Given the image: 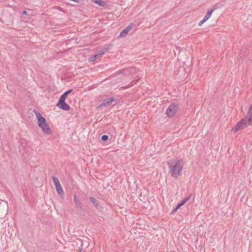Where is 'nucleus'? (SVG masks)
<instances>
[{"label": "nucleus", "instance_id": "39448f33", "mask_svg": "<svg viewBox=\"0 0 252 252\" xmlns=\"http://www.w3.org/2000/svg\"><path fill=\"white\" fill-rule=\"evenodd\" d=\"M116 99L114 97L104 99L102 103L96 107V109H101L104 107H108L112 104L113 102H116Z\"/></svg>", "mask_w": 252, "mask_h": 252}, {"label": "nucleus", "instance_id": "423d86ee", "mask_svg": "<svg viewBox=\"0 0 252 252\" xmlns=\"http://www.w3.org/2000/svg\"><path fill=\"white\" fill-rule=\"evenodd\" d=\"M73 200L76 209L79 211H84L85 209L83 207V203L79 200L76 195L73 196Z\"/></svg>", "mask_w": 252, "mask_h": 252}, {"label": "nucleus", "instance_id": "9b49d317", "mask_svg": "<svg viewBox=\"0 0 252 252\" xmlns=\"http://www.w3.org/2000/svg\"><path fill=\"white\" fill-rule=\"evenodd\" d=\"M90 201L93 204V205L96 208H98L99 205V201L96 199L94 197L91 196L89 198Z\"/></svg>", "mask_w": 252, "mask_h": 252}, {"label": "nucleus", "instance_id": "0eeeda50", "mask_svg": "<svg viewBox=\"0 0 252 252\" xmlns=\"http://www.w3.org/2000/svg\"><path fill=\"white\" fill-rule=\"evenodd\" d=\"M65 100L59 99L56 106L63 110H69L70 107L69 105L65 102Z\"/></svg>", "mask_w": 252, "mask_h": 252}, {"label": "nucleus", "instance_id": "a211bd4d", "mask_svg": "<svg viewBox=\"0 0 252 252\" xmlns=\"http://www.w3.org/2000/svg\"><path fill=\"white\" fill-rule=\"evenodd\" d=\"M134 84H135V83L134 82V81H132V82H130V83H129L127 86L122 87L121 88L123 89L129 88H130L132 86H133Z\"/></svg>", "mask_w": 252, "mask_h": 252}, {"label": "nucleus", "instance_id": "4468645a", "mask_svg": "<svg viewBox=\"0 0 252 252\" xmlns=\"http://www.w3.org/2000/svg\"><path fill=\"white\" fill-rule=\"evenodd\" d=\"M107 49L103 48L102 50L98 51L97 53L96 54V55H97V56L98 57H102L105 54V53L107 51Z\"/></svg>", "mask_w": 252, "mask_h": 252}, {"label": "nucleus", "instance_id": "9d476101", "mask_svg": "<svg viewBox=\"0 0 252 252\" xmlns=\"http://www.w3.org/2000/svg\"><path fill=\"white\" fill-rule=\"evenodd\" d=\"M246 118L249 121V123H251L252 122V105H251L249 107Z\"/></svg>", "mask_w": 252, "mask_h": 252}, {"label": "nucleus", "instance_id": "412c9836", "mask_svg": "<svg viewBox=\"0 0 252 252\" xmlns=\"http://www.w3.org/2000/svg\"><path fill=\"white\" fill-rule=\"evenodd\" d=\"M98 57L96 54L94 55L93 57L91 58V60H89L90 61H94L96 59V58Z\"/></svg>", "mask_w": 252, "mask_h": 252}, {"label": "nucleus", "instance_id": "f257e3e1", "mask_svg": "<svg viewBox=\"0 0 252 252\" xmlns=\"http://www.w3.org/2000/svg\"><path fill=\"white\" fill-rule=\"evenodd\" d=\"M167 164L169 170V173L170 174L171 177L177 178L181 175L183 167V164L181 159H173L168 161Z\"/></svg>", "mask_w": 252, "mask_h": 252}, {"label": "nucleus", "instance_id": "ddd939ff", "mask_svg": "<svg viewBox=\"0 0 252 252\" xmlns=\"http://www.w3.org/2000/svg\"><path fill=\"white\" fill-rule=\"evenodd\" d=\"M72 89H70L64 92L60 97V99L65 100L67 95L72 92Z\"/></svg>", "mask_w": 252, "mask_h": 252}, {"label": "nucleus", "instance_id": "393cba45", "mask_svg": "<svg viewBox=\"0 0 252 252\" xmlns=\"http://www.w3.org/2000/svg\"><path fill=\"white\" fill-rule=\"evenodd\" d=\"M22 13L23 15H27V11L26 10H23L22 11Z\"/></svg>", "mask_w": 252, "mask_h": 252}, {"label": "nucleus", "instance_id": "f03ea898", "mask_svg": "<svg viewBox=\"0 0 252 252\" xmlns=\"http://www.w3.org/2000/svg\"><path fill=\"white\" fill-rule=\"evenodd\" d=\"M33 112L37 118L38 126L42 129L43 132L46 134H51L52 131L45 118L35 109L33 110Z\"/></svg>", "mask_w": 252, "mask_h": 252}, {"label": "nucleus", "instance_id": "aec40b11", "mask_svg": "<svg viewBox=\"0 0 252 252\" xmlns=\"http://www.w3.org/2000/svg\"><path fill=\"white\" fill-rule=\"evenodd\" d=\"M218 8V7L217 6V5H215L209 11H212V13H213V12L214 11H215L216 9H217Z\"/></svg>", "mask_w": 252, "mask_h": 252}, {"label": "nucleus", "instance_id": "20e7f679", "mask_svg": "<svg viewBox=\"0 0 252 252\" xmlns=\"http://www.w3.org/2000/svg\"><path fill=\"white\" fill-rule=\"evenodd\" d=\"M178 106L176 103H171L169 105L166 111V114L169 118H172L175 115Z\"/></svg>", "mask_w": 252, "mask_h": 252}, {"label": "nucleus", "instance_id": "6e6552de", "mask_svg": "<svg viewBox=\"0 0 252 252\" xmlns=\"http://www.w3.org/2000/svg\"><path fill=\"white\" fill-rule=\"evenodd\" d=\"M133 27H134V24L133 23H131L128 26H127L126 28H125L122 31V32H120L119 36L120 37L125 36L128 33V32L130 30H131Z\"/></svg>", "mask_w": 252, "mask_h": 252}, {"label": "nucleus", "instance_id": "f3484780", "mask_svg": "<svg viewBox=\"0 0 252 252\" xmlns=\"http://www.w3.org/2000/svg\"><path fill=\"white\" fill-rule=\"evenodd\" d=\"M56 189L57 192L59 194H61L63 192V190L62 187L61 185L58 186L56 187Z\"/></svg>", "mask_w": 252, "mask_h": 252}, {"label": "nucleus", "instance_id": "dca6fc26", "mask_svg": "<svg viewBox=\"0 0 252 252\" xmlns=\"http://www.w3.org/2000/svg\"><path fill=\"white\" fill-rule=\"evenodd\" d=\"M212 14V11H208L207 12L205 16H204V17L203 18L204 20L207 21L209 19V18L211 16Z\"/></svg>", "mask_w": 252, "mask_h": 252}, {"label": "nucleus", "instance_id": "2eb2a0df", "mask_svg": "<svg viewBox=\"0 0 252 252\" xmlns=\"http://www.w3.org/2000/svg\"><path fill=\"white\" fill-rule=\"evenodd\" d=\"M52 180L54 183L55 187L61 185L59 180L57 178L55 177H52Z\"/></svg>", "mask_w": 252, "mask_h": 252}, {"label": "nucleus", "instance_id": "6ab92c4d", "mask_svg": "<svg viewBox=\"0 0 252 252\" xmlns=\"http://www.w3.org/2000/svg\"><path fill=\"white\" fill-rule=\"evenodd\" d=\"M101 139L102 141L105 142L108 139V136L107 135H103L101 137Z\"/></svg>", "mask_w": 252, "mask_h": 252}, {"label": "nucleus", "instance_id": "5701e85b", "mask_svg": "<svg viewBox=\"0 0 252 252\" xmlns=\"http://www.w3.org/2000/svg\"><path fill=\"white\" fill-rule=\"evenodd\" d=\"M118 74H125V70L121 69L118 71Z\"/></svg>", "mask_w": 252, "mask_h": 252}, {"label": "nucleus", "instance_id": "4be33fe9", "mask_svg": "<svg viewBox=\"0 0 252 252\" xmlns=\"http://www.w3.org/2000/svg\"><path fill=\"white\" fill-rule=\"evenodd\" d=\"M180 207L178 206V205H177L176 207L172 211L171 213H175Z\"/></svg>", "mask_w": 252, "mask_h": 252}, {"label": "nucleus", "instance_id": "b1692460", "mask_svg": "<svg viewBox=\"0 0 252 252\" xmlns=\"http://www.w3.org/2000/svg\"><path fill=\"white\" fill-rule=\"evenodd\" d=\"M206 21L204 20V19H203L201 21L199 22L198 23V26H201L204 22H205Z\"/></svg>", "mask_w": 252, "mask_h": 252}, {"label": "nucleus", "instance_id": "a878e982", "mask_svg": "<svg viewBox=\"0 0 252 252\" xmlns=\"http://www.w3.org/2000/svg\"><path fill=\"white\" fill-rule=\"evenodd\" d=\"M82 249H81L78 252H81Z\"/></svg>", "mask_w": 252, "mask_h": 252}, {"label": "nucleus", "instance_id": "f8f14e48", "mask_svg": "<svg viewBox=\"0 0 252 252\" xmlns=\"http://www.w3.org/2000/svg\"><path fill=\"white\" fill-rule=\"evenodd\" d=\"M191 194H189V196H187L186 197L184 198L182 201L179 202L177 205L179 207H181L182 205H183L185 203H186L190 198Z\"/></svg>", "mask_w": 252, "mask_h": 252}, {"label": "nucleus", "instance_id": "7ed1b4c3", "mask_svg": "<svg viewBox=\"0 0 252 252\" xmlns=\"http://www.w3.org/2000/svg\"><path fill=\"white\" fill-rule=\"evenodd\" d=\"M250 124L251 123H249V121L248 119L246 118H243L235 125V126L233 128L232 130L234 131V133H235L239 130L245 128Z\"/></svg>", "mask_w": 252, "mask_h": 252}, {"label": "nucleus", "instance_id": "1a4fd4ad", "mask_svg": "<svg viewBox=\"0 0 252 252\" xmlns=\"http://www.w3.org/2000/svg\"><path fill=\"white\" fill-rule=\"evenodd\" d=\"M92 2L103 7H107L108 6V4L102 0H92Z\"/></svg>", "mask_w": 252, "mask_h": 252}]
</instances>
